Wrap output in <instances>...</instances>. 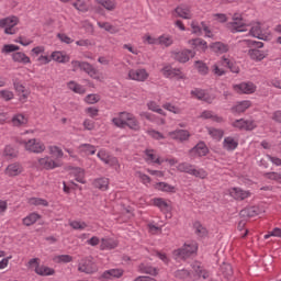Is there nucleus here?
<instances>
[{
	"mask_svg": "<svg viewBox=\"0 0 281 281\" xmlns=\"http://www.w3.org/2000/svg\"><path fill=\"white\" fill-rule=\"evenodd\" d=\"M78 271L80 273L91 276L93 273H98V265L93 262V260H91L90 258H83L78 263Z\"/></svg>",
	"mask_w": 281,
	"mask_h": 281,
	"instance_id": "obj_7",
	"label": "nucleus"
},
{
	"mask_svg": "<svg viewBox=\"0 0 281 281\" xmlns=\"http://www.w3.org/2000/svg\"><path fill=\"white\" fill-rule=\"evenodd\" d=\"M222 273L224 276V278H226L227 280H229L232 278V276H234V270L232 269V265L229 263H224L222 267Z\"/></svg>",
	"mask_w": 281,
	"mask_h": 281,
	"instance_id": "obj_62",
	"label": "nucleus"
},
{
	"mask_svg": "<svg viewBox=\"0 0 281 281\" xmlns=\"http://www.w3.org/2000/svg\"><path fill=\"white\" fill-rule=\"evenodd\" d=\"M177 170L179 172H186L187 175H192L194 170V165H191L190 162H181L177 166Z\"/></svg>",
	"mask_w": 281,
	"mask_h": 281,
	"instance_id": "obj_55",
	"label": "nucleus"
},
{
	"mask_svg": "<svg viewBox=\"0 0 281 281\" xmlns=\"http://www.w3.org/2000/svg\"><path fill=\"white\" fill-rule=\"evenodd\" d=\"M79 155H95V146L91 144H81L77 147Z\"/></svg>",
	"mask_w": 281,
	"mask_h": 281,
	"instance_id": "obj_40",
	"label": "nucleus"
},
{
	"mask_svg": "<svg viewBox=\"0 0 281 281\" xmlns=\"http://www.w3.org/2000/svg\"><path fill=\"white\" fill-rule=\"evenodd\" d=\"M52 260L55 265H68V262H74V257L71 255H55Z\"/></svg>",
	"mask_w": 281,
	"mask_h": 281,
	"instance_id": "obj_39",
	"label": "nucleus"
},
{
	"mask_svg": "<svg viewBox=\"0 0 281 281\" xmlns=\"http://www.w3.org/2000/svg\"><path fill=\"white\" fill-rule=\"evenodd\" d=\"M138 272L139 273H146L147 276H158L159 269L148 265V263H140L138 266Z\"/></svg>",
	"mask_w": 281,
	"mask_h": 281,
	"instance_id": "obj_33",
	"label": "nucleus"
},
{
	"mask_svg": "<svg viewBox=\"0 0 281 281\" xmlns=\"http://www.w3.org/2000/svg\"><path fill=\"white\" fill-rule=\"evenodd\" d=\"M191 95L193 98H196V100H202L203 102H207V104H212L214 102V95L207 93L205 90L195 88L194 90L191 91Z\"/></svg>",
	"mask_w": 281,
	"mask_h": 281,
	"instance_id": "obj_19",
	"label": "nucleus"
},
{
	"mask_svg": "<svg viewBox=\"0 0 281 281\" xmlns=\"http://www.w3.org/2000/svg\"><path fill=\"white\" fill-rule=\"evenodd\" d=\"M97 2H99L100 5H103L105 10H109L110 12H113V10L117 8V2L115 0H97Z\"/></svg>",
	"mask_w": 281,
	"mask_h": 281,
	"instance_id": "obj_57",
	"label": "nucleus"
},
{
	"mask_svg": "<svg viewBox=\"0 0 281 281\" xmlns=\"http://www.w3.org/2000/svg\"><path fill=\"white\" fill-rule=\"evenodd\" d=\"M188 43L193 47V49H198V52H205V49H207V42L203 38L189 40Z\"/></svg>",
	"mask_w": 281,
	"mask_h": 281,
	"instance_id": "obj_32",
	"label": "nucleus"
},
{
	"mask_svg": "<svg viewBox=\"0 0 281 281\" xmlns=\"http://www.w3.org/2000/svg\"><path fill=\"white\" fill-rule=\"evenodd\" d=\"M61 3H69V1L74 0H60ZM72 7L78 10V12H89V4L85 0H75L72 2Z\"/></svg>",
	"mask_w": 281,
	"mask_h": 281,
	"instance_id": "obj_34",
	"label": "nucleus"
},
{
	"mask_svg": "<svg viewBox=\"0 0 281 281\" xmlns=\"http://www.w3.org/2000/svg\"><path fill=\"white\" fill-rule=\"evenodd\" d=\"M248 55L251 60H256L257 63H260V60H265V53L259 49H250L248 52Z\"/></svg>",
	"mask_w": 281,
	"mask_h": 281,
	"instance_id": "obj_56",
	"label": "nucleus"
},
{
	"mask_svg": "<svg viewBox=\"0 0 281 281\" xmlns=\"http://www.w3.org/2000/svg\"><path fill=\"white\" fill-rule=\"evenodd\" d=\"M223 67H225V60H223L222 58V60L215 63L212 66V74H214L217 77L225 76V69Z\"/></svg>",
	"mask_w": 281,
	"mask_h": 281,
	"instance_id": "obj_46",
	"label": "nucleus"
},
{
	"mask_svg": "<svg viewBox=\"0 0 281 281\" xmlns=\"http://www.w3.org/2000/svg\"><path fill=\"white\" fill-rule=\"evenodd\" d=\"M227 27L233 34H236L237 32H247L249 25H247V22L243 19V14L234 13L233 21L227 24Z\"/></svg>",
	"mask_w": 281,
	"mask_h": 281,
	"instance_id": "obj_6",
	"label": "nucleus"
},
{
	"mask_svg": "<svg viewBox=\"0 0 281 281\" xmlns=\"http://www.w3.org/2000/svg\"><path fill=\"white\" fill-rule=\"evenodd\" d=\"M119 241L111 237L101 238L100 250L111 251V249H116Z\"/></svg>",
	"mask_w": 281,
	"mask_h": 281,
	"instance_id": "obj_25",
	"label": "nucleus"
},
{
	"mask_svg": "<svg viewBox=\"0 0 281 281\" xmlns=\"http://www.w3.org/2000/svg\"><path fill=\"white\" fill-rule=\"evenodd\" d=\"M50 60H54V63H59L60 65H65L71 60V57L61 50H54L50 54Z\"/></svg>",
	"mask_w": 281,
	"mask_h": 281,
	"instance_id": "obj_23",
	"label": "nucleus"
},
{
	"mask_svg": "<svg viewBox=\"0 0 281 281\" xmlns=\"http://www.w3.org/2000/svg\"><path fill=\"white\" fill-rule=\"evenodd\" d=\"M48 153L54 157L57 161H60L63 159L65 153H63V149L56 145L48 146Z\"/></svg>",
	"mask_w": 281,
	"mask_h": 281,
	"instance_id": "obj_44",
	"label": "nucleus"
},
{
	"mask_svg": "<svg viewBox=\"0 0 281 281\" xmlns=\"http://www.w3.org/2000/svg\"><path fill=\"white\" fill-rule=\"evenodd\" d=\"M168 137L175 139L176 142H188L190 139L191 134L188 130H176L168 133Z\"/></svg>",
	"mask_w": 281,
	"mask_h": 281,
	"instance_id": "obj_21",
	"label": "nucleus"
},
{
	"mask_svg": "<svg viewBox=\"0 0 281 281\" xmlns=\"http://www.w3.org/2000/svg\"><path fill=\"white\" fill-rule=\"evenodd\" d=\"M81 71H85V74H88L90 78H93V80H100V76L98 75V70L93 65L89 64L88 61H83L81 66Z\"/></svg>",
	"mask_w": 281,
	"mask_h": 281,
	"instance_id": "obj_29",
	"label": "nucleus"
},
{
	"mask_svg": "<svg viewBox=\"0 0 281 281\" xmlns=\"http://www.w3.org/2000/svg\"><path fill=\"white\" fill-rule=\"evenodd\" d=\"M265 179H269L270 181H277V183H281V173L271 171L263 173Z\"/></svg>",
	"mask_w": 281,
	"mask_h": 281,
	"instance_id": "obj_63",
	"label": "nucleus"
},
{
	"mask_svg": "<svg viewBox=\"0 0 281 281\" xmlns=\"http://www.w3.org/2000/svg\"><path fill=\"white\" fill-rule=\"evenodd\" d=\"M249 34L254 38H259V41H271V31L262 29L260 22H254L251 24Z\"/></svg>",
	"mask_w": 281,
	"mask_h": 281,
	"instance_id": "obj_4",
	"label": "nucleus"
},
{
	"mask_svg": "<svg viewBox=\"0 0 281 281\" xmlns=\"http://www.w3.org/2000/svg\"><path fill=\"white\" fill-rule=\"evenodd\" d=\"M27 122H29L27 115L23 113H18L13 115L11 119L12 125L18 127L26 126Z\"/></svg>",
	"mask_w": 281,
	"mask_h": 281,
	"instance_id": "obj_31",
	"label": "nucleus"
},
{
	"mask_svg": "<svg viewBox=\"0 0 281 281\" xmlns=\"http://www.w3.org/2000/svg\"><path fill=\"white\" fill-rule=\"evenodd\" d=\"M151 201H153V205H155V207H158L160 212H164L165 214L172 210V206L170 205V201H167L164 198H155Z\"/></svg>",
	"mask_w": 281,
	"mask_h": 281,
	"instance_id": "obj_24",
	"label": "nucleus"
},
{
	"mask_svg": "<svg viewBox=\"0 0 281 281\" xmlns=\"http://www.w3.org/2000/svg\"><path fill=\"white\" fill-rule=\"evenodd\" d=\"M251 106V101L246 100V101H240L237 102L233 108L232 112L233 113H245L247 109Z\"/></svg>",
	"mask_w": 281,
	"mask_h": 281,
	"instance_id": "obj_38",
	"label": "nucleus"
},
{
	"mask_svg": "<svg viewBox=\"0 0 281 281\" xmlns=\"http://www.w3.org/2000/svg\"><path fill=\"white\" fill-rule=\"evenodd\" d=\"M193 228L196 236L200 238H205V236H207V228H205L201 222H194Z\"/></svg>",
	"mask_w": 281,
	"mask_h": 281,
	"instance_id": "obj_50",
	"label": "nucleus"
},
{
	"mask_svg": "<svg viewBox=\"0 0 281 281\" xmlns=\"http://www.w3.org/2000/svg\"><path fill=\"white\" fill-rule=\"evenodd\" d=\"M161 74L165 78H176V80H186V74L179 68H173L170 65H166L161 68Z\"/></svg>",
	"mask_w": 281,
	"mask_h": 281,
	"instance_id": "obj_11",
	"label": "nucleus"
},
{
	"mask_svg": "<svg viewBox=\"0 0 281 281\" xmlns=\"http://www.w3.org/2000/svg\"><path fill=\"white\" fill-rule=\"evenodd\" d=\"M112 124L116 126L117 128H130L131 131H140L142 125L139 123V120H137V116L135 114L124 111L120 112L117 116L112 119Z\"/></svg>",
	"mask_w": 281,
	"mask_h": 281,
	"instance_id": "obj_1",
	"label": "nucleus"
},
{
	"mask_svg": "<svg viewBox=\"0 0 281 281\" xmlns=\"http://www.w3.org/2000/svg\"><path fill=\"white\" fill-rule=\"evenodd\" d=\"M29 205H35L36 207L42 206V207H48L49 202L45 199L42 198H30L27 200Z\"/></svg>",
	"mask_w": 281,
	"mask_h": 281,
	"instance_id": "obj_51",
	"label": "nucleus"
},
{
	"mask_svg": "<svg viewBox=\"0 0 281 281\" xmlns=\"http://www.w3.org/2000/svg\"><path fill=\"white\" fill-rule=\"evenodd\" d=\"M19 49H21V47L14 44H4L1 48V54H15Z\"/></svg>",
	"mask_w": 281,
	"mask_h": 281,
	"instance_id": "obj_60",
	"label": "nucleus"
},
{
	"mask_svg": "<svg viewBox=\"0 0 281 281\" xmlns=\"http://www.w3.org/2000/svg\"><path fill=\"white\" fill-rule=\"evenodd\" d=\"M210 150L207 149V145L205 143H198L191 150L190 154L193 157H205Z\"/></svg>",
	"mask_w": 281,
	"mask_h": 281,
	"instance_id": "obj_26",
	"label": "nucleus"
},
{
	"mask_svg": "<svg viewBox=\"0 0 281 281\" xmlns=\"http://www.w3.org/2000/svg\"><path fill=\"white\" fill-rule=\"evenodd\" d=\"M148 78H150V74L145 68L130 69L127 74V80L135 82H146Z\"/></svg>",
	"mask_w": 281,
	"mask_h": 281,
	"instance_id": "obj_9",
	"label": "nucleus"
},
{
	"mask_svg": "<svg viewBox=\"0 0 281 281\" xmlns=\"http://www.w3.org/2000/svg\"><path fill=\"white\" fill-rule=\"evenodd\" d=\"M41 218V214L33 212L30 213L27 216H25L22 220L23 225H25V227H31V225H34L37 221H40Z\"/></svg>",
	"mask_w": 281,
	"mask_h": 281,
	"instance_id": "obj_41",
	"label": "nucleus"
},
{
	"mask_svg": "<svg viewBox=\"0 0 281 281\" xmlns=\"http://www.w3.org/2000/svg\"><path fill=\"white\" fill-rule=\"evenodd\" d=\"M69 170H71V175L75 177L78 183H87V180L85 179V169L79 167H70Z\"/></svg>",
	"mask_w": 281,
	"mask_h": 281,
	"instance_id": "obj_36",
	"label": "nucleus"
},
{
	"mask_svg": "<svg viewBox=\"0 0 281 281\" xmlns=\"http://www.w3.org/2000/svg\"><path fill=\"white\" fill-rule=\"evenodd\" d=\"M228 194L235 199V201H245V199H249V196H251L249 191H245L240 188H231L228 190Z\"/></svg>",
	"mask_w": 281,
	"mask_h": 281,
	"instance_id": "obj_20",
	"label": "nucleus"
},
{
	"mask_svg": "<svg viewBox=\"0 0 281 281\" xmlns=\"http://www.w3.org/2000/svg\"><path fill=\"white\" fill-rule=\"evenodd\" d=\"M16 25H19V18L15 15L3 18L0 20V27L4 29V34H16L19 32Z\"/></svg>",
	"mask_w": 281,
	"mask_h": 281,
	"instance_id": "obj_5",
	"label": "nucleus"
},
{
	"mask_svg": "<svg viewBox=\"0 0 281 281\" xmlns=\"http://www.w3.org/2000/svg\"><path fill=\"white\" fill-rule=\"evenodd\" d=\"M207 133L213 139H216L217 142H221V139H223V136L225 135V132L223 130L214 127H209Z\"/></svg>",
	"mask_w": 281,
	"mask_h": 281,
	"instance_id": "obj_52",
	"label": "nucleus"
},
{
	"mask_svg": "<svg viewBox=\"0 0 281 281\" xmlns=\"http://www.w3.org/2000/svg\"><path fill=\"white\" fill-rule=\"evenodd\" d=\"M81 71H85V74H88L90 78H93V80H100V76L98 75V70L93 65L89 64L88 61H83L81 66Z\"/></svg>",
	"mask_w": 281,
	"mask_h": 281,
	"instance_id": "obj_30",
	"label": "nucleus"
},
{
	"mask_svg": "<svg viewBox=\"0 0 281 281\" xmlns=\"http://www.w3.org/2000/svg\"><path fill=\"white\" fill-rule=\"evenodd\" d=\"M15 91L19 94L20 102H27V99L30 98V91L23 87V85H16Z\"/></svg>",
	"mask_w": 281,
	"mask_h": 281,
	"instance_id": "obj_43",
	"label": "nucleus"
},
{
	"mask_svg": "<svg viewBox=\"0 0 281 281\" xmlns=\"http://www.w3.org/2000/svg\"><path fill=\"white\" fill-rule=\"evenodd\" d=\"M97 157L106 166H111L112 168H120V161L117 158L111 156L106 149H100L97 154Z\"/></svg>",
	"mask_w": 281,
	"mask_h": 281,
	"instance_id": "obj_12",
	"label": "nucleus"
},
{
	"mask_svg": "<svg viewBox=\"0 0 281 281\" xmlns=\"http://www.w3.org/2000/svg\"><path fill=\"white\" fill-rule=\"evenodd\" d=\"M199 250V245L195 241L186 243L182 247L173 250L176 260H186Z\"/></svg>",
	"mask_w": 281,
	"mask_h": 281,
	"instance_id": "obj_2",
	"label": "nucleus"
},
{
	"mask_svg": "<svg viewBox=\"0 0 281 281\" xmlns=\"http://www.w3.org/2000/svg\"><path fill=\"white\" fill-rule=\"evenodd\" d=\"M0 100H4V102H10V100H14V92L8 89L0 90Z\"/></svg>",
	"mask_w": 281,
	"mask_h": 281,
	"instance_id": "obj_64",
	"label": "nucleus"
},
{
	"mask_svg": "<svg viewBox=\"0 0 281 281\" xmlns=\"http://www.w3.org/2000/svg\"><path fill=\"white\" fill-rule=\"evenodd\" d=\"M93 187L98 188L102 192H106L109 190V178H98L93 181Z\"/></svg>",
	"mask_w": 281,
	"mask_h": 281,
	"instance_id": "obj_45",
	"label": "nucleus"
},
{
	"mask_svg": "<svg viewBox=\"0 0 281 281\" xmlns=\"http://www.w3.org/2000/svg\"><path fill=\"white\" fill-rule=\"evenodd\" d=\"M135 177H136V179H139L140 183H143V186H146L148 188V186L151 181V179L148 177V175H146L142 171H136Z\"/></svg>",
	"mask_w": 281,
	"mask_h": 281,
	"instance_id": "obj_61",
	"label": "nucleus"
},
{
	"mask_svg": "<svg viewBox=\"0 0 281 281\" xmlns=\"http://www.w3.org/2000/svg\"><path fill=\"white\" fill-rule=\"evenodd\" d=\"M23 172V165L20 162H12L8 165V167L4 170V175L7 177H19Z\"/></svg>",
	"mask_w": 281,
	"mask_h": 281,
	"instance_id": "obj_22",
	"label": "nucleus"
},
{
	"mask_svg": "<svg viewBox=\"0 0 281 281\" xmlns=\"http://www.w3.org/2000/svg\"><path fill=\"white\" fill-rule=\"evenodd\" d=\"M67 88L74 93H78L79 95H85V93H87V89L85 88V86L76 81H69L67 83Z\"/></svg>",
	"mask_w": 281,
	"mask_h": 281,
	"instance_id": "obj_37",
	"label": "nucleus"
},
{
	"mask_svg": "<svg viewBox=\"0 0 281 281\" xmlns=\"http://www.w3.org/2000/svg\"><path fill=\"white\" fill-rule=\"evenodd\" d=\"M156 190H159L160 192H170L171 194H175V192H177L175 186L169 184L167 182L156 183Z\"/></svg>",
	"mask_w": 281,
	"mask_h": 281,
	"instance_id": "obj_48",
	"label": "nucleus"
},
{
	"mask_svg": "<svg viewBox=\"0 0 281 281\" xmlns=\"http://www.w3.org/2000/svg\"><path fill=\"white\" fill-rule=\"evenodd\" d=\"M147 108L149 111H153L154 113H158L159 115L166 116V112L162 109H160L159 104L156 101L147 102Z\"/></svg>",
	"mask_w": 281,
	"mask_h": 281,
	"instance_id": "obj_58",
	"label": "nucleus"
},
{
	"mask_svg": "<svg viewBox=\"0 0 281 281\" xmlns=\"http://www.w3.org/2000/svg\"><path fill=\"white\" fill-rule=\"evenodd\" d=\"M194 67H195V69H198V72L201 76H207V74H210V68L207 67L206 63L198 60L194 63Z\"/></svg>",
	"mask_w": 281,
	"mask_h": 281,
	"instance_id": "obj_54",
	"label": "nucleus"
},
{
	"mask_svg": "<svg viewBox=\"0 0 281 281\" xmlns=\"http://www.w3.org/2000/svg\"><path fill=\"white\" fill-rule=\"evenodd\" d=\"M232 126L239 131H254V128H256V121L239 119L233 122Z\"/></svg>",
	"mask_w": 281,
	"mask_h": 281,
	"instance_id": "obj_14",
	"label": "nucleus"
},
{
	"mask_svg": "<svg viewBox=\"0 0 281 281\" xmlns=\"http://www.w3.org/2000/svg\"><path fill=\"white\" fill-rule=\"evenodd\" d=\"M194 56H195L194 50H190V49H183V50L172 53L173 60H177L178 63H188V60H190V58H194Z\"/></svg>",
	"mask_w": 281,
	"mask_h": 281,
	"instance_id": "obj_17",
	"label": "nucleus"
},
{
	"mask_svg": "<svg viewBox=\"0 0 281 281\" xmlns=\"http://www.w3.org/2000/svg\"><path fill=\"white\" fill-rule=\"evenodd\" d=\"M173 43L172 35L164 34L158 37V45H162L164 47H170Z\"/></svg>",
	"mask_w": 281,
	"mask_h": 281,
	"instance_id": "obj_53",
	"label": "nucleus"
},
{
	"mask_svg": "<svg viewBox=\"0 0 281 281\" xmlns=\"http://www.w3.org/2000/svg\"><path fill=\"white\" fill-rule=\"evenodd\" d=\"M13 63H19L20 65H32V59L23 52H15L12 54Z\"/></svg>",
	"mask_w": 281,
	"mask_h": 281,
	"instance_id": "obj_27",
	"label": "nucleus"
},
{
	"mask_svg": "<svg viewBox=\"0 0 281 281\" xmlns=\"http://www.w3.org/2000/svg\"><path fill=\"white\" fill-rule=\"evenodd\" d=\"M192 269H193V276H191V280H200V278H203V280H207L210 278V272L203 267H201V263L194 262L192 263Z\"/></svg>",
	"mask_w": 281,
	"mask_h": 281,
	"instance_id": "obj_18",
	"label": "nucleus"
},
{
	"mask_svg": "<svg viewBox=\"0 0 281 281\" xmlns=\"http://www.w3.org/2000/svg\"><path fill=\"white\" fill-rule=\"evenodd\" d=\"M124 276V269L122 268H113L110 270L103 271L100 277V280H120Z\"/></svg>",
	"mask_w": 281,
	"mask_h": 281,
	"instance_id": "obj_16",
	"label": "nucleus"
},
{
	"mask_svg": "<svg viewBox=\"0 0 281 281\" xmlns=\"http://www.w3.org/2000/svg\"><path fill=\"white\" fill-rule=\"evenodd\" d=\"M144 159L146 164H148L149 166H153L155 164H157L158 166H161V164H164V159H161L157 155V151H155V149H145Z\"/></svg>",
	"mask_w": 281,
	"mask_h": 281,
	"instance_id": "obj_15",
	"label": "nucleus"
},
{
	"mask_svg": "<svg viewBox=\"0 0 281 281\" xmlns=\"http://www.w3.org/2000/svg\"><path fill=\"white\" fill-rule=\"evenodd\" d=\"M223 147L225 150H236L238 148V138L227 136L224 138Z\"/></svg>",
	"mask_w": 281,
	"mask_h": 281,
	"instance_id": "obj_35",
	"label": "nucleus"
},
{
	"mask_svg": "<svg viewBox=\"0 0 281 281\" xmlns=\"http://www.w3.org/2000/svg\"><path fill=\"white\" fill-rule=\"evenodd\" d=\"M41 259L38 258H33L27 262V267L29 269H33V267L35 268L34 271L37 276H42V277H48V276H55L56 274V270L54 268H49L45 265H41L40 263Z\"/></svg>",
	"mask_w": 281,
	"mask_h": 281,
	"instance_id": "obj_3",
	"label": "nucleus"
},
{
	"mask_svg": "<svg viewBox=\"0 0 281 281\" xmlns=\"http://www.w3.org/2000/svg\"><path fill=\"white\" fill-rule=\"evenodd\" d=\"M211 49L215 54H226V52H229V46H227L226 44H224L222 42H215L211 45Z\"/></svg>",
	"mask_w": 281,
	"mask_h": 281,
	"instance_id": "obj_47",
	"label": "nucleus"
},
{
	"mask_svg": "<svg viewBox=\"0 0 281 281\" xmlns=\"http://www.w3.org/2000/svg\"><path fill=\"white\" fill-rule=\"evenodd\" d=\"M200 117L202 120H212V122H217L218 124H221V122H223V117L214 114V112L210 111V110H205L201 113Z\"/></svg>",
	"mask_w": 281,
	"mask_h": 281,
	"instance_id": "obj_42",
	"label": "nucleus"
},
{
	"mask_svg": "<svg viewBox=\"0 0 281 281\" xmlns=\"http://www.w3.org/2000/svg\"><path fill=\"white\" fill-rule=\"evenodd\" d=\"M25 150L29 153H34L35 155H41L45 153V143L37 140L36 138H31L26 142H23Z\"/></svg>",
	"mask_w": 281,
	"mask_h": 281,
	"instance_id": "obj_10",
	"label": "nucleus"
},
{
	"mask_svg": "<svg viewBox=\"0 0 281 281\" xmlns=\"http://www.w3.org/2000/svg\"><path fill=\"white\" fill-rule=\"evenodd\" d=\"M175 12L177 16H179L180 19H186V20L192 19V10H190V7L188 5L181 4L175 9Z\"/></svg>",
	"mask_w": 281,
	"mask_h": 281,
	"instance_id": "obj_28",
	"label": "nucleus"
},
{
	"mask_svg": "<svg viewBox=\"0 0 281 281\" xmlns=\"http://www.w3.org/2000/svg\"><path fill=\"white\" fill-rule=\"evenodd\" d=\"M18 155L19 153L12 146H5L3 151V157H5V159H14Z\"/></svg>",
	"mask_w": 281,
	"mask_h": 281,
	"instance_id": "obj_59",
	"label": "nucleus"
},
{
	"mask_svg": "<svg viewBox=\"0 0 281 281\" xmlns=\"http://www.w3.org/2000/svg\"><path fill=\"white\" fill-rule=\"evenodd\" d=\"M256 86L251 81L233 85V90L236 93H244L246 95H251V93H256Z\"/></svg>",
	"mask_w": 281,
	"mask_h": 281,
	"instance_id": "obj_13",
	"label": "nucleus"
},
{
	"mask_svg": "<svg viewBox=\"0 0 281 281\" xmlns=\"http://www.w3.org/2000/svg\"><path fill=\"white\" fill-rule=\"evenodd\" d=\"M37 165L38 168H42L43 170H54L56 168H61L63 161L45 156L44 158L37 159Z\"/></svg>",
	"mask_w": 281,
	"mask_h": 281,
	"instance_id": "obj_8",
	"label": "nucleus"
},
{
	"mask_svg": "<svg viewBox=\"0 0 281 281\" xmlns=\"http://www.w3.org/2000/svg\"><path fill=\"white\" fill-rule=\"evenodd\" d=\"M175 278L178 280H183V281H190L192 280V274L190 273L189 270L187 269H179L173 273Z\"/></svg>",
	"mask_w": 281,
	"mask_h": 281,
	"instance_id": "obj_49",
	"label": "nucleus"
}]
</instances>
